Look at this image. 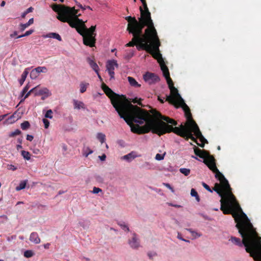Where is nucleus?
<instances>
[{"mask_svg":"<svg viewBox=\"0 0 261 261\" xmlns=\"http://www.w3.org/2000/svg\"><path fill=\"white\" fill-rule=\"evenodd\" d=\"M136 157H137V155L136 154V152L131 151L130 153L122 156L121 159L129 163L131 162Z\"/></svg>","mask_w":261,"mask_h":261,"instance_id":"nucleus-16","label":"nucleus"},{"mask_svg":"<svg viewBox=\"0 0 261 261\" xmlns=\"http://www.w3.org/2000/svg\"><path fill=\"white\" fill-rule=\"evenodd\" d=\"M35 70H36V71H37V72L38 73V74H39V73L41 72L46 73L47 71V69L46 68V67H44V66L38 67L35 68Z\"/></svg>","mask_w":261,"mask_h":261,"instance_id":"nucleus-30","label":"nucleus"},{"mask_svg":"<svg viewBox=\"0 0 261 261\" xmlns=\"http://www.w3.org/2000/svg\"><path fill=\"white\" fill-rule=\"evenodd\" d=\"M168 204L169 205V206H173V207H181V206L180 205H178V204H174L172 203H168Z\"/></svg>","mask_w":261,"mask_h":261,"instance_id":"nucleus-57","label":"nucleus"},{"mask_svg":"<svg viewBox=\"0 0 261 261\" xmlns=\"http://www.w3.org/2000/svg\"><path fill=\"white\" fill-rule=\"evenodd\" d=\"M118 64L117 63V61L115 60H109L107 62L106 67L107 70L108 71V73L110 76V80L114 79L115 75V67H118Z\"/></svg>","mask_w":261,"mask_h":261,"instance_id":"nucleus-11","label":"nucleus"},{"mask_svg":"<svg viewBox=\"0 0 261 261\" xmlns=\"http://www.w3.org/2000/svg\"><path fill=\"white\" fill-rule=\"evenodd\" d=\"M34 253L33 251L31 250H27L24 253V256L27 258L31 257L34 255Z\"/></svg>","mask_w":261,"mask_h":261,"instance_id":"nucleus-37","label":"nucleus"},{"mask_svg":"<svg viewBox=\"0 0 261 261\" xmlns=\"http://www.w3.org/2000/svg\"><path fill=\"white\" fill-rule=\"evenodd\" d=\"M77 27H80L82 30H83L84 32V35H92V36H96V34L95 33L96 29V25L91 26L90 28L87 29L85 25L83 26L82 24H78Z\"/></svg>","mask_w":261,"mask_h":261,"instance_id":"nucleus-15","label":"nucleus"},{"mask_svg":"<svg viewBox=\"0 0 261 261\" xmlns=\"http://www.w3.org/2000/svg\"><path fill=\"white\" fill-rule=\"evenodd\" d=\"M51 8L58 13L57 18L58 20L63 22H67L71 28H75L80 34L83 33L81 28L77 27L78 24L85 27V22L79 18L81 15V14H78L79 10L75 9L74 7H69L56 4H53Z\"/></svg>","mask_w":261,"mask_h":261,"instance_id":"nucleus-5","label":"nucleus"},{"mask_svg":"<svg viewBox=\"0 0 261 261\" xmlns=\"http://www.w3.org/2000/svg\"><path fill=\"white\" fill-rule=\"evenodd\" d=\"M79 225L83 227L84 229L88 228L89 225V221L87 220H82L79 221Z\"/></svg>","mask_w":261,"mask_h":261,"instance_id":"nucleus-33","label":"nucleus"},{"mask_svg":"<svg viewBox=\"0 0 261 261\" xmlns=\"http://www.w3.org/2000/svg\"><path fill=\"white\" fill-rule=\"evenodd\" d=\"M177 238L180 240H184V239L182 237L181 234L179 232H178Z\"/></svg>","mask_w":261,"mask_h":261,"instance_id":"nucleus-61","label":"nucleus"},{"mask_svg":"<svg viewBox=\"0 0 261 261\" xmlns=\"http://www.w3.org/2000/svg\"><path fill=\"white\" fill-rule=\"evenodd\" d=\"M16 114L15 113L13 115L9 116L8 118L6 119L4 122V124H10L15 122L17 120V116H16Z\"/></svg>","mask_w":261,"mask_h":261,"instance_id":"nucleus-19","label":"nucleus"},{"mask_svg":"<svg viewBox=\"0 0 261 261\" xmlns=\"http://www.w3.org/2000/svg\"><path fill=\"white\" fill-rule=\"evenodd\" d=\"M38 87H35L30 90L24 96V99L28 97L31 93L34 92L35 96L42 95V99H44L45 98L51 95V93L49 90L46 88H42V89L37 90Z\"/></svg>","mask_w":261,"mask_h":261,"instance_id":"nucleus-9","label":"nucleus"},{"mask_svg":"<svg viewBox=\"0 0 261 261\" xmlns=\"http://www.w3.org/2000/svg\"><path fill=\"white\" fill-rule=\"evenodd\" d=\"M177 135L184 138L186 140L189 139L194 141H196V139L193 136L192 133H197L200 134L201 132H174Z\"/></svg>","mask_w":261,"mask_h":261,"instance_id":"nucleus-14","label":"nucleus"},{"mask_svg":"<svg viewBox=\"0 0 261 261\" xmlns=\"http://www.w3.org/2000/svg\"><path fill=\"white\" fill-rule=\"evenodd\" d=\"M117 224L124 231L126 232H129L130 231L128 225L124 221H118Z\"/></svg>","mask_w":261,"mask_h":261,"instance_id":"nucleus-26","label":"nucleus"},{"mask_svg":"<svg viewBox=\"0 0 261 261\" xmlns=\"http://www.w3.org/2000/svg\"><path fill=\"white\" fill-rule=\"evenodd\" d=\"M34 23V19L32 18L29 19L28 22L26 23L23 24L21 23L20 24V30L22 32L23 31L27 28H28L30 25Z\"/></svg>","mask_w":261,"mask_h":261,"instance_id":"nucleus-22","label":"nucleus"},{"mask_svg":"<svg viewBox=\"0 0 261 261\" xmlns=\"http://www.w3.org/2000/svg\"><path fill=\"white\" fill-rule=\"evenodd\" d=\"M87 60L90 67L93 69V70H94L96 73H98V72L99 70V68L96 63L90 58H88Z\"/></svg>","mask_w":261,"mask_h":261,"instance_id":"nucleus-18","label":"nucleus"},{"mask_svg":"<svg viewBox=\"0 0 261 261\" xmlns=\"http://www.w3.org/2000/svg\"><path fill=\"white\" fill-rule=\"evenodd\" d=\"M165 155V153L164 154H160L157 153L155 156V159L157 161H161L163 160L164 158V156Z\"/></svg>","mask_w":261,"mask_h":261,"instance_id":"nucleus-42","label":"nucleus"},{"mask_svg":"<svg viewBox=\"0 0 261 261\" xmlns=\"http://www.w3.org/2000/svg\"><path fill=\"white\" fill-rule=\"evenodd\" d=\"M152 133H158V135H163V134H165L166 133H169L170 132H165V131H164V132H152Z\"/></svg>","mask_w":261,"mask_h":261,"instance_id":"nucleus-63","label":"nucleus"},{"mask_svg":"<svg viewBox=\"0 0 261 261\" xmlns=\"http://www.w3.org/2000/svg\"><path fill=\"white\" fill-rule=\"evenodd\" d=\"M75 4L76 5H77V6L79 8H80L81 9H82L83 10H85L86 9V8L85 7H84L82 6V4H81L80 3L77 2V1H75Z\"/></svg>","mask_w":261,"mask_h":261,"instance_id":"nucleus-54","label":"nucleus"},{"mask_svg":"<svg viewBox=\"0 0 261 261\" xmlns=\"http://www.w3.org/2000/svg\"><path fill=\"white\" fill-rule=\"evenodd\" d=\"M8 114H5L0 116V121L4 119L6 117H7Z\"/></svg>","mask_w":261,"mask_h":261,"instance_id":"nucleus-64","label":"nucleus"},{"mask_svg":"<svg viewBox=\"0 0 261 261\" xmlns=\"http://www.w3.org/2000/svg\"><path fill=\"white\" fill-rule=\"evenodd\" d=\"M133 237L128 241V244L134 249H137L140 247V243L137 234L135 232L133 233Z\"/></svg>","mask_w":261,"mask_h":261,"instance_id":"nucleus-13","label":"nucleus"},{"mask_svg":"<svg viewBox=\"0 0 261 261\" xmlns=\"http://www.w3.org/2000/svg\"><path fill=\"white\" fill-rule=\"evenodd\" d=\"M29 88H30V86H29V84H27L24 87V88L23 89V90L22 91V92H21L22 96H23L27 92V91H28Z\"/></svg>","mask_w":261,"mask_h":261,"instance_id":"nucleus-48","label":"nucleus"},{"mask_svg":"<svg viewBox=\"0 0 261 261\" xmlns=\"http://www.w3.org/2000/svg\"><path fill=\"white\" fill-rule=\"evenodd\" d=\"M191 195L192 197H194L196 198V200L197 201L199 202L200 201V198L198 196V194L197 192V191L194 189H192L191 190Z\"/></svg>","mask_w":261,"mask_h":261,"instance_id":"nucleus-31","label":"nucleus"},{"mask_svg":"<svg viewBox=\"0 0 261 261\" xmlns=\"http://www.w3.org/2000/svg\"><path fill=\"white\" fill-rule=\"evenodd\" d=\"M30 123L28 121H25L20 124L21 128L23 130H26L29 128Z\"/></svg>","mask_w":261,"mask_h":261,"instance_id":"nucleus-35","label":"nucleus"},{"mask_svg":"<svg viewBox=\"0 0 261 261\" xmlns=\"http://www.w3.org/2000/svg\"><path fill=\"white\" fill-rule=\"evenodd\" d=\"M141 167L146 170H153L155 169L154 165L152 163L148 162H145L142 165Z\"/></svg>","mask_w":261,"mask_h":261,"instance_id":"nucleus-21","label":"nucleus"},{"mask_svg":"<svg viewBox=\"0 0 261 261\" xmlns=\"http://www.w3.org/2000/svg\"><path fill=\"white\" fill-rule=\"evenodd\" d=\"M127 31L129 34L133 35V37L132 41L125 45L126 47H133L136 45L137 49L140 50L142 49V48L140 47V46H141L143 43H147L149 38L151 39L150 36H145V34H143V32H141L140 29L137 30L127 25Z\"/></svg>","mask_w":261,"mask_h":261,"instance_id":"nucleus-8","label":"nucleus"},{"mask_svg":"<svg viewBox=\"0 0 261 261\" xmlns=\"http://www.w3.org/2000/svg\"><path fill=\"white\" fill-rule=\"evenodd\" d=\"M117 143L121 147H124L125 146V143L123 140H118Z\"/></svg>","mask_w":261,"mask_h":261,"instance_id":"nucleus-50","label":"nucleus"},{"mask_svg":"<svg viewBox=\"0 0 261 261\" xmlns=\"http://www.w3.org/2000/svg\"><path fill=\"white\" fill-rule=\"evenodd\" d=\"M88 85H89L88 83H85L84 82L81 83L80 85L81 93H83L86 91L87 87Z\"/></svg>","mask_w":261,"mask_h":261,"instance_id":"nucleus-34","label":"nucleus"},{"mask_svg":"<svg viewBox=\"0 0 261 261\" xmlns=\"http://www.w3.org/2000/svg\"><path fill=\"white\" fill-rule=\"evenodd\" d=\"M127 79L130 86L134 87H140L141 86V85L139 84L134 77L128 76Z\"/></svg>","mask_w":261,"mask_h":261,"instance_id":"nucleus-23","label":"nucleus"},{"mask_svg":"<svg viewBox=\"0 0 261 261\" xmlns=\"http://www.w3.org/2000/svg\"><path fill=\"white\" fill-rule=\"evenodd\" d=\"M62 148L63 151H64V152L67 151V146L65 144H63L62 145Z\"/></svg>","mask_w":261,"mask_h":261,"instance_id":"nucleus-60","label":"nucleus"},{"mask_svg":"<svg viewBox=\"0 0 261 261\" xmlns=\"http://www.w3.org/2000/svg\"><path fill=\"white\" fill-rule=\"evenodd\" d=\"M52 114L53 112L51 110H47L45 113V117L46 118H51L53 117Z\"/></svg>","mask_w":261,"mask_h":261,"instance_id":"nucleus-45","label":"nucleus"},{"mask_svg":"<svg viewBox=\"0 0 261 261\" xmlns=\"http://www.w3.org/2000/svg\"><path fill=\"white\" fill-rule=\"evenodd\" d=\"M106 155L105 154H103L102 155H99L98 156V158L100 160V161H104L106 160Z\"/></svg>","mask_w":261,"mask_h":261,"instance_id":"nucleus-56","label":"nucleus"},{"mask_svg":"<svg viewBox=\"0 0 261 261\" xmlns=\"http://www.w3.org/2000/svg\"><path fill=\"white\" fill-rule=\"evenodd\" d=\"M140 1L142 2L143 8L144 9V10H143V11H149L148 7H147V5L146 0H140Z\"/></svg>","mask_w":261,"mask_h":261,"instance_id":"nucleus-44","label":"nucleus"},{"mask_svg":"<svg viewBox=\"0 0 261 261\" xmlns=\"http://www.w3.org/2000/svg\"><path fill=\"white\" fill-rule=\"evenodd\" d=\"M34 10V8L32 7H30L28 9H27L21 15V17L22 18H24L25 16L29 13L32 12Z\"/></svg>","mask_w":261,"mask_h":261,"instance_id":"nucleus-41","label":"nucleus"},{"mask_svg":"<svg viewBox=\"0 0 261 261\" xmlns=\"http://www.w3.org/2000/svg\"><path fill=\"white\" fill-rule=\"evenodd\" d=\"M163 184L165 187H166L167 188L170 189L172 193L174 192V190L173 188L171 186V185L169 184L164 183Z\"/></svg>","mask_w":261,"mask_h":261,"instance_id":"nucleus-52","label":"nucleus"},{"mask_svg":"<svg viewBox=\"0 0 261 261\" xmlns=\"http://www.w3.org/2000/svg\"><path fill=\"white\" fill-rule=\"evenodd\" d=\"M164 76L167 81L171 93L170 95L167 96L166 101L182 107L186 118L185 124H183L181 123L179 126H176L177 123L174 119L167 116H163L159 112L155 110H152L151 113L153 115H151L147 111V113L149 116L147 118H144L146 129L132 128L131 130H200L192 118L190 108L178 93V90L174 86L173 81L170 76V73H168V75L165 74Z\"/></svg>","mask_w":261,"mask_h":261,"instance_id":"nucleus-1","label":"nucleus"},{"mask_svg":"<svg viewBox=\"0 0 261 261\" xmlns=\"http://www.w3.org/2000/svg\"><path fill=\"white\" fill-rule=\"evenodd\" d=\"M15 239H16V236L14 235V236H12L11 237H8L7 240L8 242H10L12 240H14Z\"/></svg>","mask_w":261,"mask_h":261,"instance_id":"nucleus-59","label":"nucleus"},{"mask_svg":"<svg viewBox=\"0 0 261 261\" xmlns=\"http://www.w3.org/2000/svg\"><path fill=\"white\" fill-rule=\"evenodd\" d=\"M73 107L74 109L80 110L81 109H85L86 107L84 103L81 101H78L77 100H73Z\"/></svg>","mask_w":261,"mask_h":261,"instance_id":"nucleus-20","label":"nucleus"},{"mask_svg":"<svg viewBox=\"0 0 261 261\" xmlns=\"http://www.w3.org/2000/svg\"><path fill=\"white\" fill-rule=\"evenodd\" d=\"M194 152L197 156L203 159V162L210 170L215 173V177L221 182L224 192L227 195L226 197H224V194L218 187H215L212 190L213 192H216L221 198L220 210L224 214H230L234 209L242 211L234 196L231 192V188L228 180L217 168L214 156L211 155L208 151L201 150L196 146L194 148Z\"/></svg>","mask_w":261,"mask_h":261,"instance_id":"nucleus-3","label":"nucleus"},{"mask_svg":"<svg viewBox=\"0 0 261 261\" xmlns=\"http://www.w3.org/2000/svg\"><path fill=\"white\" fill-rule=\"evenodd\" d=\"M141 100H142V99L141 98L138 99L137 98H135L133 99L132 101L134 103H137L140 106H143V105L141 103Z\"/></svg>","mask_w":261,"mask_h":261,"instance_id":"nucleus-46","label":"nucleus"},{"mask_svg":"<svg viewBox=\"0 0 261 261\" xmlns=\"http://www.w3.org/2000/svg\"><path fill=\"white\" fill-rule=\"evenodd\" d=\"M20 133L21 132H12V133L9 135V136L12 137L16 135H19Z\"/></svg>","mask_w":261,"mask_h":261,"instance_id":"nucleus-53","label":"nucleus"},{"mask_svg":"<svg viewBox=\"0 0 261 261\" xmlns=\"http://www.w3.org/2000/svg\"><path fill=\"white\" fill-rule=\"evenodd\" d=\"M150 38V39H148L147 43L142 44L141 46H140V47L151 54L154 59L158 60L163 75L165 74L168 75V73H169V69L165 65L162 55L160 53L159 47L160 46V42L158 34L155 35V36L153 37V38L151 37Z\"/></svg>","mask_w":261,"mask_h":261,"instance_id":"nucleus-7","label":"nucleus"},{"mask_svg":"<svg viewBox=\"0 0 261 261\" xmlns=\"http://www.w3.org/2000/svg\"><path fill=\"white\" fill-rule=\"evenodd\" d=\"M82 34H80L83 37V43L85 45L90 47H94L96 43V38L94 36L92 35H85L84 32L82 30Z\"/></svg>","mask_w":261,"mask_h":261,"instance_id":"nucleus-12","label":"nucleus"},{"mask_svg":"<svg viewBox=\"0 0 261 261\" xmlns=\"http://www.w3.org/2000/svg\"><path fill=\"white\" fill-rule=\"evenodd\" d=\"M101 88L105 94L111 99L112 105L120 118H123L131 128L136 129L132 126L134 123L140 124L144 123V118H146L149 116L147 113L146 110L131 103L126 104L122 102L119 95L114 93L103 83L101 84Z\"/></svg>","mask_w":261,"mask_h":261,"instance_id":"nucleus-4","label":"nucleus"},{"mask_svg":"<svg viewBox=\"0 0 261 261\" xmlns=\"http://www.w3.org/2000/svg\"><path fill=\"white\" fill-rule=\"evenodd\" d=\"M102 192V190L99 188L94 187L93 189L92 193L93 194H98L99 192Z\"/></svg>","mask_w":261,"mask_h":261,"instance_id":"nucleus-49","label":"nucleus"},{"mask_svg":"<svg viewBox=\"0 0 261 261\" xmlns=\"http://www.w3.org/2000/svg\"><path fill=\"white\" fill-rule=\"evenodd\" d=\"M187 230L189 231L190 233H191L193 235V236H194L195 238H199L201 236V234L199 233L194 230H193L191 228L187 229Z\"/></svg>","mask_w":261,"mask_h":261,"instance_id":"nucleus-39","label":"nucleus"},{"mask_svg":"<svg viewBox=\"0 0 261 261\" xmlns=\"http://www.w3.org/2000/svg\"><path fill=\"white\" fill-rule=\"evenodd\" d=\"M202 186L208 191H209L211 193L213 192V190L210 188L208 185H207L206 184H205L204 182H202Z\"/></svg>","mask_w":261,"mask_h":261,"instance_id":"nucleus-47","label":"nucleus"},{"mask_svg":"<svg viewBox=\"0 0 261 261\" xmlns=\"http://www.w3.org/2000/svg\"><path fill=\"white\" fill-rule=\"evenodd\" d=\"M157 254L154 251H148L147 252V256L149 259H152L153 257L156 256Z\"/></svg>","mask_w":261,"mask_h":261,"instance_id":"nucleus-43","label":"nucleus"},{"mask_svg":"<svg viewBox=\"0 0 261 261\" xmlns=\"http://www.w3.org/2000/svg\"><path fill=\"white\" fill-rule=\"evenodd\" d=\"M140 11L141 17L139 18V21L135 17L129 16L125 17V19L128 22L127 25L137 30L140 29L141 32H142L144 27L146 26L147 28L145 30V36L153 38L157 35V32L154 27L151 13L149 11H143L141 7H140Z\"/></svg>","mask_w":261,"mask_h":261,"instance_id":"nucleus-6","label":"nucleus"},{"mask_svg":"<svg viewBox=\"0 0 261 261\" xmlns=\"http://www.w3.org/2000/svg\"><path fill=\"white\" fill-rule=\"evenodd\" d=\"M17 35V32L16 31L14 32L13 33L10 35L11 38H13L14 37Z\"/></svg>","mask_w":261,"mask_h":261,"instance_id":"nucleus-62","label":"nucleus"},{"mask_svg":"<svg viewBox=\"0 0 261 261\" xmlns=\"http://www.w3.org/2000/svg\"><path fill=\"white\" fill-rule=\"evenodd\" d=\"M30 241L36 244L40 243V239L36 232H33L31 233Z\"/></svg>","mask_w":261,"mask_h":261,"instance_id":"nucleus-17","label":"nucleus"},{"mask_svg":"<svg viewBox=\"0 0 261 261\" xmlns=\"http://www.w3.org/2000/svg\"><path fill=\"white\" fill-rule=\"evenodd\" d=\"M241 212L243 216V219L236 214L233 217L237 222L236 227L243 240L231 237L229 241L239 247H244L246 252L250 253V256L255 261H261V238L258 236L247 215L242 211Z\"/></svg>","mask_w":261,"mask_h":261,"instance_id":"nucleus-2","label":"nucleus"},{"mask_svg":"<svg viewBox=\"0 0 261 261\" xmlns=\"http://www.w3.org/2000/svg\"><path fill=\"white\" fill-rule=\"evenodd\" d=\"M179 171L185 176H188L190 173V170L188 168H181L179 169Z\"/></svg>","mask_w":261,"mask_h":261,"instance_id":"nucleus-36","label":"nucleus"},{"mask_svg":"<svg viewBox=\"0 0 261 261\" xmlns=\"http://www.w3.org/2000/svg\"><path fill=\"white\" fill-rule=\"evenodd\" d=\"M21 155L23 157V158L28 161L30 160L31 159V154L29 152L22 150L21 151Z\"/></svg>","mask_w":261,"mask_h":261,"instance_id":"nucleus-32","label":"nucleus"},{"mask_svg":"<svg viewBox=\"0 0 261 261\" xmlns=\"http://www.w3.org/2000/svg\"><path fill=\"white\" fill-rule=\"evenodd\" d=\"M33 32H34V30H30L25 32V33L24 34L17 36L16 37V38H20L21 37L28 36L31 35Z\"/></svg>","mask_w":261,"mask_h":261,"instance_id":"nucleus-38","label":"nucleus"},{"mask_svg":"<svg viewBox=\"0 0 261 261\" xmlns=\"http://www.w3.org/2000/svg\"><path fill=\"white\" fill-rule=\"evenodd\" d=\"M28 180H22L20 182L19 185L15 188L16 191H18L24 189L27 185Z\"/></svg>","mask_w":261,"mask_h":261,"instance_id":"nucleus-27","label":"nucleus"},{"mask_svg":"<svg viewBox=\"0 0 261 261\" xmlns=\"http://www.w3.org/2000/svg\"><path fill=\"white\" fill-rule=\"evenodd\" d=\"M33 138H34L33 136L31 135H28L27 136V140L30 141H32Z\"/></svg>","mask_w":261,"mask_h":261,"instance_id":"nucleus-58","label":"nucleus"},{"mask_svg":"<svg viewBox=\"0 0 261 261\" xmlns=\"http://www.w3.org/2000/svg\"><path fill=\"white\" fill-rule=\"evenodd\" d=\"M98 140L101 142V143H103L106 141V136L105 134L101 133H98L96 136Z\"/></svg>","mask_w":261,"mask_h":261,"instance_id":"nucleus-29","label":"nucleus"},{"mask_svg":"<svg viewBox=\"0 0 261 261\" xmlns=\"http://www.w3.org/2000/svg\"><path fill=\"white\" fill-rule=\"evenodd\" d=\"M143 79L149 85L155 84L160 81V78L158 75L149 72H147L143 75Z\"/></svg>","mask_w":261,"mask_h":261,"instance_id":"nucleus-10","label":"nucleus"},{"mask_svg":"<svg viewBox=\"0 0 261 261\" xmlns=\"http://www.w3.org/2000/svg\"><path fill=\"white\" fill-rule=\"evenodd\" d=\"M8 169L12 171H15L17 169V167L13 165H8Z\"/></svg>","mask_w":261,"mask_h":261,"instance_id":"nucleus-55","label":"nucleus"},{"mask_svg":"<svg viewBox=\"0 0 261 261\" xmlns=\"http://www.w3.org/2000/svg\"><path fill=\"white\" fill-rule=\"evenodd\" d=\"M46 37L55 38L60 41H62L61 37L56 33H50L46 35Z\"/></svg>","mask_w":261,"mask_h":261,"instance_id":"nucleus-28","label":"nucleus"},{"mask_svg":"<svg viewBox=\"0 0 261 261\" xmlns=\"http://www.w3.org/2000/svg\"><path fill=\"white\" fill-rule=\"evenodd\" d=\"M30 75V77L32 79H35L39 76V74H38L37 71H36V70L34 69L31 71Z\"/></svg>","mask_w":261,"mask_h":261,"instance_id":"nucleus-40","label":"nucleus"},{"mask_svg":"<svg viewBox=\"0 0 261 261\" xmlns=\"http://www.w3.org/2000/svg\"><path fill=\"white\" fill-rule=\"evenodd\" d=\"M29 73V68L25 69L24 71L21 74V79L19 80V82L20 85L21 86L23 85L24 82L25 81L27 76Z\"/></svg>","mask_w":261,"mask_h":261,"instance_id":"nucleus-24","label":"nucleus"},{"mask_svg":"<svg viewBox=\"0 0 261 261\" xmlns=\"http://www.w3.org/2000/svg\"><path fill=\"white\" fill-rule=\"evenodd\" d=\"M43 122L45 128H47L49 124V121L46 119H43Z\"/></svg>","mask_w":261,"mask_h":261,"instance_id":"nucleus-51","label":"nucleus"},{"mask_svg":"<svg viewBox=\"0 0 261 261\" xmlns=\"http://www.w3.org/2000/svg\"><path fill=\"white\" fill-rule=\"evenodd\" d=\"M93 153V150H91L89 147L84 146L83 148L82 153L83 155L85 157H87L89 154Z\"/></svg>","mask_w":261,"mask_h":261,"instance_id":"nucleus-25","label":"nucleus"}]
</instances>
